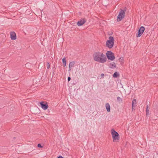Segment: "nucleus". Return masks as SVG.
<instances>
[{
    "label": "nucleus",
    "instance_id": "f257e3e1",
    "mask_svg": "<svg viewBox=\"0 0 158 158\" xmlns=\"http://www.w3.org/2000/svg\"><path fill=\"white\" fill-rule=\"evenodd\" d=\"M93 57L94 60L99 63H104L107 60L105 55L103 53L99 52H94Z\"/></svg>",
    "mask_w": 158,
    "mask_h": 158
},
{
    "label": "nucleus",
    "instance_id": "f03ea898",
    "mask_svg": "<svg viewBox=\"0 0 158 158\" xmlns=\"http://www.w3.org/2000/svg\"><path fill=\"white\" fill-rule=\"evenodd\" d=\"M109 39L106 42V45L109 48H111L114 45V38L113 37L110 36L109 37Z\"/></svg>",
    "mask_w": 158,
    "mask_h": 158
},
{
    "label": "nucleus",
    "instance_id": "7ed1b4c3",
    "mask_svg": "<svg viewBox=\"0 0 158 158\" xmlns=\"http://www.w3.org/2000/svg\"><path fill=\"white\" fill-rule=\"evenodd\" d=\"M126 8L125 7L124 9L123 10L121 9L118 15L117 16V20L118 22L121 21L124 17L125 12L126 10Z\"/></svg>",
    "mask_w": 158,
    "mask_h": 158
},
{
    "label": "nucleus",
    "instance_id": "20e7f679",
    "mask_svg": "<svg viewBox=\"0 0 158 158\" xmlns=\"http://www.w3.org/2000/svg\"><path fill=\"white\" fill-rule=\"evenodd\" d=\"M111 134L114 142L118 140L120 138V136L118 133L115 131L114 129L111 130Z\"/></svg>",
    "mask_w": 158,
    "mask_h": 158
},
{
    "label": "nucleus",
    "instance_id": "39448f33",
    "mask_svg": "<svg viewBox=\"0 0 158 158\" xmlns=\"http://www.w3.org/2000/svg\"><path fill=\"white\" fill-rule=\"evenodd\" d=\"M106 55L108 59L111 61L113 60L115 58L114 53L111 51H107Z\"/></svg>",
    "mask_w": 158,
    "mask_h": 158
},
{
    "label": "nucleus",
    "instance_id": "423d86ee",
    "mask_svg": "<svg viewBox=\"0 0 158 158\" xmlns=\"http://www.w3.org/2000/svg\"><path fill=\"white\" fill-rule=\"evenodd\" d=\"M145 30V28L143 26H141L140 27L138 30V32L136 33V37H139L142 35Z\"/></svg>",
    "mask_w": 158,
    "mask_h": 158
},
{
    "label": "nucleus",
    "instance_id": "0eeeda50",
    "mask_svg": "<svg viewBox=\"0 0 158 158\" xmlns=\"http://www.w3.org/2000/svg\"><path fill=\"white\" fill-rule=\"evenodd\" d=\"M40 104L41 108L44 110H47L48 107V103L46 102H40Z\"/></svg>",
    "mask_w": 158,
    "mask_h": 158
},
{
    "label": "nucleus",
    "instance_id": "6e6552de",
    "mask_svg": "<svg viewBox=\"0 0 158 158\" xmlns=\"http://www.w3.org/2000/svg\"><path fill=\"white\" fill-rule=\"evenodd\" d=\"M86 22L85 19H83L79 20L77 22V25L78 26H80L83 25Z\"/></svg>",
    "mask_w": 158,
    "mask_h": 158
},
{
    "label": "nucleus",
    "instance_id": "1a4fd4ad",
    "mask_svg": "<svg viewBox=\"0 0 158 158\" xmlns=\"http://www.w3.org/2000/svg\"><path fill=\"white\" fill-rule=\"evenodd\" d=\"M10 36L12 40H15L16 39V34L14 31L10 32Z\"/></svg>",
    "mask_w": 158,
    "mask_h": 158
},
{
    "label": "nucleus",
    "instance_id": "9d476101",
    "mask_svg": "<svg viewBox=\"0 0 158 158\" xmlns=\"http://www.w3.org/2000/svg\"><path fill=\"white\" fill-rule=\"evenodd\" d=\"M75 64V62L74 61H72L69 63V71H70L71 70V68L74 66Z\"/></svg>",
    "mask_w": 158,
    "mask_h": 158
},
{
    "label": "nucleus",
    "instance_id": "9b49d317",
    "mask_svg": "<svg viewBox=\"0 0 158 158\" xmlns=\"http://www.w3.org/2000/svg\"><path fill=\"white\" fill-rule=\"evenodd\" d=\"M136 100L135 99H134L132 101V111H133L134 109V107L136 106Z\"/></svg>",
    "mask_w": 158,
    "mask_h": 158
},
{
    "label": "nucleus",
    "instance_id": "f8f14e48",
    "mask_svg": "<svg viewBox=\"0 0 158 158\" xmlns=\"http://www.w3.org/2000/svg\"><path fill=\"white\" fill-rule=\"evenodd\" d=\"M105 106L107 111L108 112H109L110 111V106L109 104L108 103H106V104Z\"/></svg>",
    "mask_w": 158,
    "mask_h": 158
},
{
    "label": "nucleus",
    "instance_id": "ddd939ff",
    "mask_svg": "<svg viewBox=\"0 0 158 158\" xmlns=\"http://www.w3.org/2000/svg\"><path fill=\"white\" fill-rule=\"evenodd\" d=\"M109 67L111 69H114L116 68V64L114 62H113V64L110 63L108 65Z\"/></svg>",
    "mask_w": 158,
    "mask_h": 158
},
{
    "label": "nucleus",
    "instance_id": "4468645a",
    "mask_svg": "<svg viewBox=\"0 0 158 158\" xmlns=\"http://www.w3.org/2000/svg\"><path fill=\"white\" fill-rule=\"evenodd\" d=\"M119 76V73L117 72H115L113 75V77L114 78H117Z\"/></svg>",
    "mask_w": 158,
    "mask_h": 158
},
{
    "label": "nucleus",
    "instance_id": "2eb2a0df",
    "mask_svg": "<svg viewBox=\"0 0 158 158\" xmlns=\"http://www.w3.org/2000/svg\"><path fill=\"white\" fill-rule=\"evenodd\" d=\"M62 62H63V65L64 67H65L66 65V59L65 57H64L63 59H62Z\"/></svg>",
    "mask_w": 158,
    "mask_h": 158
},
{
    "label": "nucleus",
    "instance_id": "dca6fc26",
    "mask_svg": "<svg viewBox=\"0 0 158 158\" xmlns=\"http://www.w3.org/2000/svg\"><path fill=\"white\" fill-rule=\"evenodd\" d=\"M149 109H148V106L147 105V108L146 110V115H148L149 114Z\"/></svg>",
    "mask_w": 158,
    "mask_h": 158
},
{
    "label": "nucleus",
    "instance_id": "f3484780",
    "mask_svg": "<svg viewBox=\"0 0 158 158\" xmlns=\"http://www.w3.org/2000/svg\"><path fill=\"white\" fill-rule=\"evenodd\" d=\"M117 100L119 102H122V100L121 98H120L119 97H118L117 98Z\"/></svg>",
    "mask_w": 158,
    "mask_h": 158
},
{
    "label": "nucleus",
    "instance_id": "a211bd4d",
    "mask_svg": "<svg viewBox=\"0 0 158 158\" xmlns=\"http://www.w3.org/2000/svg\"><path fill=\"white\" fill-rule=\"evenodd\" d=\"M50 65L49 62L47 63V69H48L50 68Z\"/></svg>",
    "mask_w": 158,
    "mask_h": 158
},
{
    "label": "nucleus",
    "instance_id": "6ab92c4d",
    "mask_svg": "<svg viewBox=\"0 0 158 158\" xmlns=\"http://www.w3.org/2000/svg\"><path fill=\"white\" fill-rule=\"evenodd\" d=\"M37 147L39 148H42L43 147V146H42L40 143H39L38 144Z\"/></svg>",
    "mask_w": 158,
    "mask_h": 158
},
{
    "label": "nucleus",
    "instance_id": "aec40b11",
    "mask_svg": "<svg viewBox=\"0 0 158 158\" xmlns=\"http://www.w3.org/2000/svg\"><path fill=\"white\" fill-rule=\"evenodd\" d=\"M119 61H121V62H122V61L123 63V58L121 59V58H120L119 59Z\"/></svg>",
    "mask_w": 158,
    "mask_h": 158
},
{
    "label": "nucleus",
    "instance_id": "412c9836",
    "mask_svg": "<svg viewBox=\"0 0 158 158\" xmlns=\"http://www.w3.org/2000/svg\"><path fill=\"white\" fill-rule=\"evenodd\" d=\"M71 78L70 77H68V82H69V81H70L71 80Z\"/></svg>",
    "mask_w": 158,
    "mask_h": 158
},
{
    "label": "nucleus",
    "instance_id": "4be33fe9",
    "mask_svg": "<svg viewBox=\"0 0 158 158\" xmlns=\"http://www.w3.org/2000/svg\"><path fill=\"white\" fill-rule=\"evenodd\" d=\"M104 76H105V75L103 73L101 74V77L103 78V77Z\"/></svg>",
    "mask_w": 158,
    "mask_h": 158
},
{
    "label": "nucleus",
    "instance_id": "5701e85b",
    "mask_svg": "<svg viewBox=\"0 0 158 158\" xmlns=\"http://www.w3.org/2000/svg\"><path fill=\"white\" fill-rule=\"evenodd\" d=\"M57 158H64L62 156H59Z\"/></svg>",
    "mask_w": 158,
    "mask_h": 158
}]
</instances>
